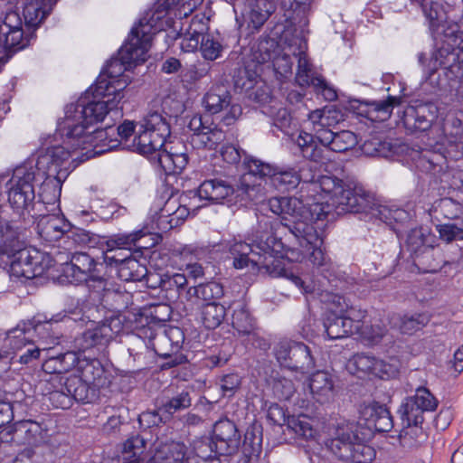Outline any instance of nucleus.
<instances>
[{
  "label": "nucleus",
  "instance_id": "nucleus-1",
  "mask_svg": "<svg viewBox=\"0 0 463 463\" xmlns=\"http://www.w3.org/2000/svg\"><path fill=\"white\" fill-rule=\"evenodd\" d=\"M159 18L156 14L150 17L147 14L140 18L118 56L107 63L95 84L76 103L66 106L62 129L66 131L68 142L74 147L97 139L105 142L109 135L114 134L115 128L111 126L92 131H89V128L94 123L102 121L109 112L118 109L124 97L122 91L128 86L124 72L146 60L153 35L162 30L161 25L157 24Z\"/></svg>",
  "mask_w": 463,
  "mask_h": 463
},
{
  "label": "nucleus",
  "instance_id": "nucleus-2",
  "mask_svg": "<svg viewBox=\"0 0 463 463\" xmlns=\"http://www.w3.org/2000/svg\"><path fill=\"white\" fill-rule=\"evenodd\" d=\"M293 230L298 237L283 241L281 238L274 236L273 223L268 216L260 215L247 239L232 235L222 238L219 245L231 254L234 269L250 268L252 270L264 271L271 277H279L285 272L280 260L284 252L290 253L288 258L296 261L307 258L314 266L321 269L329 284L339 288V281L331 279V274L326 275L332 269V263L322 249L323 239L315 226L298 222L293 226Z\"/></svg>",
  "mask_w": 463,
  "mask_h": 463
},
{
  "label": "nucleus",
  "instance_id": "nucleus-3",
  "mask_svg": "<svg viewBox=\"0 0 463 463\" xmlns=\"http://www.w3.org/2000/svg\"><path fill=\"white\" fill-rule=\"evenodd\" d=\"M140 128L133 140L137 153L156 161L165 175L180 174L186 167L187 148L179 138H172L167 115L150 111L141 121Z\"/></svg>",
  "mask_w": 463,
  "mask_h": 463
},
{
  "label": "nucleus",
  "instance_id": "nucleus-4",
  "mask_svg": "<svg viewBox=\"0 0 463 463\" xmlns=\"http://www.w3.org/2000/svg\"><path fill=\"white\" fill-rule=\"evenodd\" d=\"M62 127L63 121L60 123L59 129L61 136L64 137V143L68 147L60 145L48 146L41 151L36 157L34 156V163L37 165L39 172L43 174L41 181H37V185H40L39 202L44 204H54L60 198L62 183L70 174L71 149L73 151L80 148L85 149L88 146H97L99 143H102L103 146H108L109 148L114 146V145L97 139L92 143L74 147L71 143L68 142L66 131L63 132Z\"/></svg>",
  "mask_w": 463,
  "mask_h": 463
},
{
  "label": "nucleus",
  "instance_id": "nucleus-5",
  "mask_svg": "<svg viewBox=\"0 0 463 463\" xmlns=\"http://www.w3.org/2000/svg\"><path fill=\"white\" fill-rule=\"evenodd\" d=\"M317 162L310 161L303 163L297 169L298 184H307V197L314 199V196L327 198L325 202L332 204L334 212L341 215L343 211L354 209V205H360L357 202L364 203L361 195H364L360 188L349 190V184H345L341 179L335 176L320 175L317 167Z\"/></svg>",
  "mask_w": 463,
  "mask_h": 463
},
{
  "label": "nucleus",
  "instance_id": "nucleus-6",
  "mask_svg": "<svg viewBox=\"0 0 463 463\" xmlns=\"http://www.w3.org/2000/svg\"><path fill=\"white\" fill-rule=\"evenodd\" d=\"M269 210L277 214L280 215L282 221L279 228L287 229L288 232V236L286 235L285 241L294 240L298 237V234L294 232L293 226H297L298 222L307 224V226H314L313 222L328 219L330 215H333L332 204L328 202H323L319 198L310 199L307 197L304 200L297 197H273L268 202ZM273 223V233L277 237L275 232V226H279L278 222H274L269 217H268Z\"/></svg>",
  "mask_w": 463,
  "mask_h": 463
},
{
  "label": "nucleus",
  "instance_id": "nucleus-7",
  "mask_svg": "<svg viewBox=\"0 0 463 463\" xmlns=\"http://www.w3.org/2000/svg\"><path fill=\"white\" fill-rule=\"evenodd\" d=\"M327 450L338 460L349 463H371L375 449L364 443L359 426L354 422L338 424L325 441Z\"/></svg>",
  "mask_w": 463,
  "mask_h": 463
},
{
  "label": "nucleus",
  "instance_id": "nucleus-8",
  "mask_svg": "<svg viewBox=\"0 0 463 463\" xmlns=\"http://www.w3.org/2000/svg\"><path fill=\"white\" fill-rule=\"evenodd\" d=\"M43 175L34 163V156L14 169L6 184L8 202L14 211L21 215L31 213L34 206L37 181H41Z\"/></svg>",
  "mask_w": 463,
  "mask_h": 463
},
{
  "label": "nucleus",
  "instance_id": "nucleus-9",
  "mask_svg": "<svg viewBox=\"0 0 463 463\" xmlns=\"http://www.w3.org/2000/svg\"><path fill=\"white\" fill-rule=\"evenodd\" d=\"M64 272L67 278H71V282L81 283L90 280L99 283L102 290V301L118 308V304L123 298V292L119 287L114 285L99 275L97 263L92 257L84 252H71V263L66 265Z\"/></svg>",
  "mask_w": 463,
  "mask_h": 463
},
{
  "label": "nucleus",
  "instance_id": "nucleus-10",
  "mask_svg": "<svg viewBox=\"0 0 463 463\" xmlns=\"http://www.w3.org/2000/svg\"><path fill=\"white\" fill-rule=\"evenodd\" d=\"M242 168L243 173L238 183V192L251 202H260L265 197L261 183L270 180L274 166L256 157L245 156Z\"/></svg>",
  "mask_w": 463,
  "mask_h": 463
},
{
  "label": "nucleus",
  "instance_id": "nucleus-11",
  "mask_svg": "<svg viewBox=\"0 0 463 463\" xmlns=\"http://www.w3.org/2000/svg\"><path fill=\"white\" fill-rule=\"evenodd\" d=\"M50 424V420H19L2 430L1 439L17 446H38L49 441Z\"/></svg>",
  "mask_w": 463,
  "mask_h": 463
},
{
  "label": "nucleus",
  "instance_id": "nucleus-12",
  "mask_svg": "<svg viewBox=\"0 0 463 463\" xmlns=\"http://www.w3.org/2000/svg\"><path fill=\"white\" fill-rule=\"evenodd\" d=\"M7 258L10 260L11 276L25 279L41 276L52 266L50 255L35 248L21 247Z\"/></svg>",
  "mask_w": 463,
  "mask_h": 463
},
{
  "label": "nucleus",
  "instance_id": "nucleus-13",
  "mask_svg": "<svg viewBox=\"0 0 463 463\" xmlns=\"http://www.w3.org/2000/svg\"><path fill=\"white\" fill-rule=\"evenodd\" d=\"M273 354L281 367L305 373L315 367V358L309 346L289 339L279 341Z\"/></svg>",
  "mask_w": 463,
  "mask_h": 463
},
{
  "label": "nucleus",
  "instance_id": "nucleus-14",
  "mask_svg": "<svg viewBox=\"0 0 463 463\" xmlns=\"http://www.w3.org/2000/svg\"><path fill=\"white\" fill-rule=\"evenodd\" d=\"M427 60L425 53L420 52L418 54V61L423 67L426 80H430V83H434L433 76L438 68L442 67L444 78L442 80H439L437 81V85L440 89L448 90L455 97L463 99V67L457 61L442 63L439 61H436V51L430 59L429 63L425 64Z\"/></svg>",
  "mask_w": 463,
  "mask_h": 463
},
{
  "label": "nucleus",
  "instance_id": "nucleus-15",
  "mask_svg": "<svg viewBox=\"0 0 463 463\" xmlns=\"http://www.w3.org/2000/svg\"><path fill=\"white\" fill-rule=\"evenodd\" d=\"M241 444V434L233 421L222 419L215 422L213 439L208 443H203L199 449L202 458H212L215 455H232L238 451Z\"/></svg>",
  "mask_w": 463,
  "mask_h": 463
},
{
  "label": "nucleus",
  "instance_id": "nucleus-16",
  "mask_svg": "<svg viewBox=\"0 0 463 463\" xmlns=\"http://www.w3.org/2000/svg\"><path fill=\"white\" fill-rule=\"evenodd\" d=\"M124 325L118 316H111L95 323L74 340L80 352L94 347L107 346L122 330Z\"/></svg>",
  "mask_w": 463,
  "mask_h": 463
},
{
  "label": "nucleus",
  "instance_id": "nucleus-17",
  "mask_svg": "<svg viewBox=\"0 0 463 463\" xmlns=\"http://www.w3.org/2000/svg\"><path fill=\"white\" fill-rule=\"evenodd\" d=\"M202 105L210 115L223 113L221 121L225 126H231L241 116L242 108L232 101V97L223 84L212 86L204 94Z\"/></svg>",
  "mask_w": 463,
  "mask_h": 463
},
{
  "label": "nucleus",
  "instance_id": "nucleus-18",
  "mask_svg": "<svg viewBox=\"0 0 463 463\" xmlns=\"http://www.w3.org/2000/svg\"><path fill=\"white\" fill-rule=\"evenodd\" d=\"M33 33L24 36L23 20L16 11L6 12L0 23V61L7 51H19L30 44Z\"/></svg>",
  "mask_w": 463,
  "mask_h": 463
},
{
  "label": "nucleus",
  "instance_id": "nucleus-19",
  "mask_svg": "<svg viewBox=\"0 0 463 463\" xmlns=\"http://www.w3.org/2000/svg\"><path fill=\"white\" fill-rule=\"evenodd\" d=\"M46 324H43L41 320L23 321L14 328L10 329L6 333H0V347L4 355L7 357L12 354L22 352L26 347L34 333L41 334L42 328Z\"/></svg>",
  "mask_w": 463,
  "mask_h": 463
},
{
  "label": "nucleus",
  "instance_id": "nucleus-20",
  "mask_svg": "<svg viewBox=\"0 0 463 463\" xmlns=\"http://www.w3.org/2000/svg\"><path fill=\"white\" fill-rule=\"evenodd\" d=\"M437 406L438 401L427 388H418L415 394L406 398L399 409L402 424L422 423L424 412L432 411Z\"/></svg>",
  "mask_w": 463,
  "mask_h": 463
},
{
  "label": "nucleus",
  "instance_id": "nucleus-21",
  "mask_svg": "<svg viewBox=\"0 0 463 463\" xmlns=\"http://www.w3.org/2000/svg\"><path fill=\"white\" fill-rule=\"evenodd\" d=\"M291 55L298 57V52L297 53L295 50H291V47H288V51L283 50L280 52L278 43L269 38L259 43L253 57L259 64L272 61L276 72L285 76L292 71L293 61Z\"/></svg>",
  "mask_w": 463,
  "mask_h": 463
},
{
  "label": "nucleus",
  "instance_id": "nucleus-22",
  "mask_svg": "<svg viewBox=\"0 0 463 463\" xmlns=\"http://www.w3.org/2000/svg\"><path fill=\"white\" fill-rule=\"evenodd\" d=\"M189 129L193 132L191 145L201 149H216L225 139V133L214 124L206 125L202 116H194L189 122Z\"/></svg>",
  "mask_w": 463,
  "mask_h": 463
},
{
  "label": "nucleus",
  "instance_id": "nucleus-23",
  "mask_svg": "<svg viewBox=\"0 0 463 463\" xmlns=\"http://www.w3.org/2000/svg\"><path fill=\"white\" fill-rule=\"evenodd\" d=\"M364 310H352L350 316L330 315L324 322L325 331L329 339H341L356 334L361 329Z\"/></svg>",
  "mask_w": 463,
  "mask_h": 463
},
{
  "label": "nucleus",
  "instance_id": "nucleus-24",
  "mask_svg": "<svg viewBox=\"0 0 463 463\" xmlns=\"http://www.w3.org/2000/svg\"><path fill=\"white\" fill-rule=\"evenodd\" d=\"M438 109L432 103L410 106L403 112L404 127L411 131H426L437 118Z\"/></svg>",
  "mask_w": 463,
  "mask_h": 463
},
{
  "label": "nucleus",
  "instance_id": "nucleus-25",
  "mask_svg": "<svg viewBox=\"0 0 463 463\" xmlns=\"http://www.w3.org/2000/svg\"><path fill=\"white\" fill-rule=\"evenodd\" d=\"M25 232L21 222L0 219V255L9 256L24 247Z\"/></svg>",
  "mask_w": 463,
  "mask_h": 463
},
{
  "label": "nucleus",
  "instance_id": "nucleus-26",
  "mask_svg": "<svg viewBox=\"0 0 463 463\" xmlns=\"http://www.w3.org/2000/svg\"><path fill=\"white\" fill-rule=\"evenodd\" d=\"M356 188H360L364 195H361L364 199V203L357 202L360 205H355L354 209L344 210L342 214L345 213H369L373 217L380 220L387 224H392V218L393 208L386 205L377 204L375 198L373 194L366 191L362 185L356 184H349V190L353 191Z\"/></svg>",
  "mask_w": 463,
  "mask_h": 463
},
{
  "label": "nucleus",
  "instance_id": "nucleus-27",
  "mask_svg": "<svg viewBox=\"0 0 463 463\" xmlns=\"http://www.w3.org/2000/svg\"><path fill=\"white\" fill-rule=\"evenodd\" d=\"M234 194L237 196H244L238 188L235 189L228 181L213 178L203 181L197 189L198 197L212 203H221L225 199H229Z\"/></svg>",
  "mask_w": 463,
  "mask_h": 463
},
{
  "label": "nucleus",
  "instance_id": "nucleus-28",
  "mask_svg": "<svg viewBox=\"0 0 463 463\" xmlns=\"http://www.w3.org/2000/svg\"><path fill=\"white\" fill-rule=\"evenodd\" d=\"M104 260L108 265L117 267V275L124 281H139L146 275V268L138 260L128 256L119 258L118 254L105 255Z\"/></svg>",
  "mask_w": 463,
  "mask_h": 463
},
{
  "label": "nucleus",
  "instance_id": "nucleus-29",
  "mask_svg": "<svg viewBox=\"0 0 463 463\" xmlns=\"http://www.w3.org/2000/svg\"><path fill=\"white\" fill-rule=\"evenodd\" d=\"M318 141L325 147L337 153L352 149L358 144L357 136L349 130L334 132L332 129L320 131Z\"/></svg>",
  "mask_w": 463,
  "mask_h": 463
},
{
  "label": "nucleus",
  "instance_id": "nucleus-30",
  "mask_svg": "<svg viewBox=\"0 0 463 463\" xmlns=\"http://www.w3.org/2000/svg\"><path fill=\"white\" fill-rule=\"evenodd\" d=\"M70 223L58 215H44L37 223L39 236L45 241L53 243L60 240L64 242V236Z\"/></svg>",
  "mask_w": 463,
  "mask_h": 463
},
{
  "label": "nucleus",
  "instance_id": "nucleus-31",
  "mask_svg": "<svg viewBox=\"0 0 463 463\" xmlns=\"http://www.w3.org/2000/svg\"><path fill=\"white\" fill-rule=\"evenodd\" d=\"M348 367L353 373H372L380 378L390 376L389 364L383 360L376 359L374 356L365 354H354L352 359H350Z\"/></svg>",
  "mask_w": 463,
  "mask_h": 463
},
{
  "label": "nucleus",
  "instance_id": "nucleus-32",
  "mask_svg": "<svg viewBox=\"0 0 463 463\" xmlns=\"http://www.w3.org/2000/svg\"><path fill=\"white\" fill-rule=\"evenodd\" d=\"M57 0H26L23 15L28 30H35L52 12Z\"/></svg>",
  "mask_w": 463,
  "mask_h": 463
},
{
  "label": "nucleus",
  "instance_id": "nucleus-33",
  "mask_svg": "<svg viewBox=\"0 0 463 463\" xmlns=\"http://www.w3.org/2000/svg\"><path fill=\"white\" fill-rule=\"evenodd\" d=\"M275 10L273 0H247L246 19L249 27L260 30Z\"/></svg>",
  "mask_w": 463,
  "mask_h": 463
},
{
  "label": "nucleus",
  "instance_id": "nucleus-34",
  "mask_svg": "<svg viewBox=\"0 0 463 463\" xmlns=\"http://www.w3.org/2000/svg\"><path fill=\"white\" fill-rule=\"evenodd\" d=\"M333 376L325 371H317L309 378V389L313 398L319 403L329 402L334 397Z\"/></svg>",
  "mask_w": 463,
  "mask_h": 463
},
{
  "label": "nucleus",
  "instance_id": "nucleus-35",
  "mask_svg": "<svg viewBox=\"0 0 463 463\" xmlns=\"http://www.w3.org/2000/svg\"><path fill=\"white\" fill-rule=\"evenodd\" d=\"M363 414L368 423L378 432H388L393 427L392 418L387 407L373 402L367 405Z\"/></svg>",
  "mask_w": 463,
  "mask_h": 463
},
{
  "label": "nucleus",
  "instance_id": "nucleus-36",
  "mask_svg": "<svg viewBox=\"0 0 463 463\" xmlns=\"http://www.w3.org/2000/svg\"><path fill=\"white\" fill-rule=\"evenodd\" d=\"M103 240L104 237L96 233L78 227L71 228L70 225L64 236L63 245L69 250L74 246L96 248L103 244Z\"/></svg>",
  "mask_w": 463,
  "mask_h": 463
},
{
  "label": "nucleus",
  "instance_id": "nucleus-37",
  "mask_svg": "<svg viewBox=\"0 0 463 463\" xmlns=\"http://www.w3.org/2000/svg\"><path fill=\"white\" fill-rule=\"evenodd\" d=\"M321 302L327 306L331 315L350 316L352 310H361L354 307L348 298L338 292L330 291L327 288L322 289L317 293Z\"/></svg>",
  "mask_w": 463,
  "mask_h": 463
},
{
  "label": "nucleus",
  "instance_id": "nucleus-38",
  "mask_svg": "<svg viewBox=\"0 0 463 463\" xmlns=\"http://www.w3.org/2000/svg\"><path fill=\"white\" fill-rule=\"evenodd\" d=\"M148 463H189L186 447L180 442L161 446Z\"/></svg>",
  "mask_w": 463,
  "mask_h": 463
},
{
  "label": "nucleus",
  "instance_id": "nucleus-39",
  "mask_svg": "<svg viewBox=\"0 0 463 463\" xmlns=\"http://www.w3.org/2000/svg\"><path fill=\"white\" fill-rule=\"evenodd\" d=\"M143 237H145V233L142 230L126 234H118L109 240L104 237L103 243H106L108 247L105 255L117 254V249L131 250L132 247L146 249L148 246L140 242Z\"/></svg>",
  "mask_w": 463,
  "mask_h": 463
},
{
  "label": "nucleus",
  "instance_id": "nucleus-40",
  "mask_svg": "<svg viewBox=\"0 0 463 463\" xmlns=\"http://www.w3.org/2000/svg\"><path fill=\"white\" fill-rule=\"evenodd\" d=\"M65 390L75 400L82 403H90L96 397V390L91 383L85 382L77 375H71L64 381Z\"/></svg>",
  "mask_w": 463,
  "mask_h": 463
},
{
  "label": "nucleus",
  "instance_id": "nucleus-41",
  "mask_svg": "<svg viewBox=\"0 0 463 463\" xmlns=\"http://www.w3.org/2000/svg\"><path fill=\"white\" fill-rule=\"evenodd\" d=\"M296 81L300 87H309L321 85L323 83V77L317 75L304 52L298 50V71L296 74Z\"/></svg>",
  "mask_w": 463,
  "mask_h": 463
},
{
  "label": "nucleus",
  "instance_id": "nucleus-42",
  "mask_svg": "<svg viewBox=\"0 0 463 463\" xmlns=\"http://www.w3.org/2000/svg\"><path fill=\"white\" fill-rule=\"evenodd\" d=\"M225 317L226 307L217 301L208 302L201 307V321L207 329L217 328L223 322Z\"/></svg>",
  "mask_w": 463,
  "mask_h": 463
},
{
  "label": "nucleus",
  "instance_id": "nucleus-43",
  "mask_svg": "<svg viewBox=\"0 0 463 463\" xmlns=\"http://www.w3.org/2000/svg\"><path fill=\"white\" fill-rule=\"evenodd\" d=\"M269 182L279 192H290L298 186L297 169L293 167L278 169L274 166Z\"/></svg>",
  "mask_w": 463,
  "mask_h": 463
},
{
  "label": "nucleus",
  "instance_id": "nucleus-44",
  "mask_svg": "<svg viewBox=\"0 0 463 463\" xmlns=\"http://www.w3.org/2000/svg\"><path fill=\"white\" fill-rule=\"evenodd\" d=\"M296 145L302 156L310 161L323 162L326 159L324 149L317 144L314 136L309 133L300 132L296 139Z\"/></svg>",
  "mask_w": 463,
  "mask_h": 463
},
{
  "label": "nucleus",
  "instance_id": "nucleus-45",
  "mask_svg": "<svg viewBox=\"0 0 463 463\" xmlns=\"http://www.w3.org/2000/svg\"><path fill=\"white\" fill-rule=\"evenodd\" d=\"M191 404V392L187 390H183L172 397L163 399L159 405L165 413L164 415L170 420L175 412L189 408Z\"/></svg>",
  "mask_w": 463,
  "mask_h": 463
},
{
  "label": "nucleus",
  "instance_id": "nucleus-46",
  "mask_svg": "<svg viewBox=\"0 0 463 463\" xmlns=\"http://www.w3.org/2000/svg\"><path fill=\"white\" fill-rule=\"evenodd\" d=\"M421 424H402V429L399 435V440L402 447L409 449L416 448L427 441L428 435L423 430Z\"/></svg>",
  "mask_w": 463,
  "mask_h": 463
},
{
  "label": "nucleus",
  "instance_id": "nucleus-47",
  "mask_svg": "<svg viewBox=\"0 0 463 463\" xmlns=\"http://www.w3.org/2000/svg\"><path fill=\"white\" fill-rule=\"evenodd\" d=\"M144 450V439L139 435L131 436L122 444L121 458L126 463H142Z\"/></svg>",
  "mask_w": 463,
  "mask_h": 463
},
{
  "label": "nucleus",
  "instance_id": "nucleus-48",
  "mask_svg": "<svg viewBox=\"0 0 463 463\" xmlns=\"http://www.w3.org/2000/svg\"><path fill=\"white\" fill-rule=\"evenodd\" d=\"M232 326L241 335H250L255 330V323L246 307L240 303L233 310Z\"/></svg>",
  "mask_w": 463,
  "mask_h": 463
},
{
  "label": "nucleus",
  "instance_id": "nucleus-49",
  "mask_svg": "<svg viewBox=\"0 0 463 463\" xmlns=\"http://www.w3.org/2000/svg\"><path fill=\"white\" fill-rule=\"evenodd\" d=\"M263 113L271 118L272 124L276 128L284 133H288L292 123V117L290 112L280 103L273 102L264 107Z\"/></svg>",
  "mask_w": 463,
  "mask_h": 463
},
{
  "label": "nucleus",
  "instance_id": "nucleus-50",
  "mask_svg": "<svg viewBox=\"0 0 463 463\" xmlns=\"http://www.w3.org/2000/svg\"><path fill=\"white\" fill-rule=\"evenodd\" d=\"M438 30H440V32H438L440 34L439 40V46L438 48H444L449 52H452L463 43L458 24H442L439 26Z\"/></svg>",
  "mask_w": 463,
  "mask_h": 463
},
{
  "label": "nucleus",
  "instance_id": "nucleus-51",
  "mask_svg": "<svg viewBox=\"0 0 463 463\" xmlns=\"http://www.w3.org/2000/svg\"><path fill=\"white\" fill-rule=\"evenodd\" d=\"M401 99L389 96L386 100L373 101L369 104L366 117L371 120L384 121L388 119L395 106L399 105Z\"/></svg>",
  "mask_w": 463,
  "mask_h": 463
},
{
  "label": "nucleus",
  "instance_id": "nucleus-52",
  "mask_svg": "<svg viewBox=\"0 0 463 463\" xmlns=\"http://www.w3.org/2000/svg\"><path fill=\"white\" fill-rule=\"evenodd\" d=\"M430 235V232L428 229L422 227L411 229L406 238L408 250L416 256L422 252L423 249L432 250V247L428 244Z\"/></svg>",
  "mask_w": 463,
  "mask_h": 463
},
{
  "label": "nucleus",
  "instance_id": "nucleus-53",
  "mask_svg": "<svg viewBox=\"0 0 463 463\" xmlns=\"http://www.w3.org/2000/svg\"><path fill=\"white\" fill-rule=\"evenodd\" d=\"M187 293L189 296H194L197 298L205 301L206 303L216 301L224 294L222 286L215 281L191 287L189 288Z\"/></svg>",
  "mask_w": 463,
  "mask_h": 463
},
{
  "label": "nucleus",
  "instance_id": "nucleus-54",
  "mask_svg": "<svg viewBox=\"0 0 463 463\" xmlns=\"http://www.w3.org/2000/svg\"><path fill=\"white\" fill-rule=\"evenodd\" d=\"M77 372L80 373L77 375L79 378L93 384L96 380L101 378L104 371L99 360L84 356L79 360Z\"/></svg>",
  "mask_w": 463,
  "mask_h": 463
},
{
  "label": "nucleus",
  "instance_id": "nucleus-55",
  "mask_svg": "<svg viewBox=\"0 0 463 463\" xmlns=\"http://www.w3.org/2000/svg\"><path fill=\"white\" fill-rule=\"evenodd\" d=\"M274 395L279 400L288 401L295 393L294 383L286 377L279 375L271 376L269 381Z\"/></svg>",
  "mask_w": 463,
  "mask_h": 463
},
{
  "label": "nucleus",
  "instance_id": "nucleus-56",
  "mask_svg": "<svg viewBox=\"0 0 463 463\" xmlns=\"http://www.w3.org/2000/svg\"><path fill=\"white\" fill-rule=\"evenodd\" d=\"M288 427L306 439H314L317 435V430L313 428L311 420L306 415L289 418Z\"/></svg>",
  "mask_w": 463,
  "mask_h": 463
},
{
  "label": "nucleus",
  "instance_id": "nucleus-57",
  "mask_svg": "<svg viewBox=\"0 0 463 463\" xmlns=\"http://www.w3.org/2000/svg\"><path fill=\"white\" fill-rule=\"evenodd\" d=\"M429 321V316L424 313L405 315L401 318L400 330L402 334L411 335L413 332L423 328Z\"/></svg>",
  "mask_w": 463,
  "mask_h": 463
},
{
  "label": "nucleus",
  "instance_id": "nucleus-58",
  "mask_svg": "<svg viewBox=\"0 0 463 463\" xmlns=\"http://www.w3.org/2000/svg\"><path fill=\"white\" fill-rule=\"evenodd\" d=\"M222 43L210 34L203 36L201 39L200 52L203 57L208 61H214L221 56L222 52Z\"/></svg>",
  "mask_w": 463,
  "mask_h": 463
},
{
  "label": "nucleus",
  "instance_id": "nucleus-59",
  "mask_svg": "<svg viewBox=\"0 0 463 463\" xmlns=\"http://www.w3.org/2000/svg\"><path fill=\"white\" fill-rule=\"evenodd\" d=\"M436 230L439 232L440 240L447 243L463 240V226L458 223L447 222L437 224Z\"/></svg>",
  "mask_w": 463,
  "mask_h": 463
},
{
  "label": "nucleus",
  "instance_id": "nucleus-60",
  "mask_svg": "<svg viewBox=\"0 0 463 463\" xmlns=\"http://www.w3.org/2000/svg\"><path fill=\"white\" fill-rule=\"evenodd\" d=\"M164 414L165 413L161 410V406L159 405L155 410L146 411L142 412L138 417V422L140 426L145 429L159 426L160 424H165L169 421L168 419Z\"/></svg>",
  "mask_w": 463,
  "mask_h": 463
},
{
  "label": "nucleus",
  "instance_id": "nucleus-61",
  "mask_svg": "<svg viewBox=\"0 0 463 463\" xmlns=\"http://www.w3.org/2000/svg\"><path fill=\"white\" fill-rule=\"evenodd\" d=\"M386 333V329L380 325L368 326L364 325L362 320L361 329L356 332L363 339L366 340L369 345L378 344Z\"/></svg>",
  "mask_w": 463,
  "mask_h": 463
},
{
  "label": "nucleus",
  "instance_id": "nucleus-62",
  "mask_svg": "<svg viewBox=\"0 0 463 463\" xmlns=\"http://www.w3.org/2000/svg\"><path fill=\"white\" fill-rule=\"evenodd\" d=\"M42 368L45 373L51 375L50 379L47 380L49 382H59V383H61L67 378L62 375V368L61 369L58 355L46 359L43 362Z\"/></svg>",
  "mask_w": 463,
  "mask_h": 463
},
{
  "label": "nucleus",
  "instance_id": "nucleus-63",
  "mask_svg": "<svg viewBox=\"0 0 463 463\" xmlns=\"http://www.w3.org/2000/svg\"><path fill=\"white\" fill-rule=\"evenodd\" d=\"M60 385V389L49 392V401L55 408L69 409L72 405L71 396L65 390L64 382Z\"/></svg>",
  "mask_w": 463,
  "mask_h": 463
},
{
  "label": "nucleus",
  "instance_id": "nucleus-64",
  "mask_svg": "<svg viewBox=\"0 0 463 463\" xmlns=\"http://www.w3.org/2000/svg\"><path fill=\"white\" fill-rule=\"evenodd\" d=\"M241 378L237 373H229L221 380V390L223 396L232 397L240 389Z\"/></svg>",
  "mask_w": 463,
  "mask_h": 463
}]
</instances>
